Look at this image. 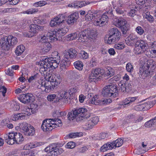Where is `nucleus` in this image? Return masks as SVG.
I'll return each mask as SVG.
<instances>
[{
    "mask_svg": "<svg viewBox=\"0 0 156 156\" xmlns=\"http://www.w3.org/2000/svg\"><path fill=\"white\" fill-rule=\"evenodd\" d=\"M115 10L117 13L118 14H122L123 15V14L124 13V12L122 8L120 7H116Z\"/></svg>",
    "mask_w": 156,
    "mask_h": 156,
    "instance_id": "62",
    "label": "nucleus"
},
{
    "mask_svg": "<svg viewBox=\"0 0 156 156\" xmlns=\"http://www.w3.org/2000/svg\"><path fill=\"white\" fill-rule=\"evenodd\" d=\"M87 35H88L87 39H90L95 38L97 36V34L93 31H91L90 30H87Z\"/></svg>",
    "mask_w": 156,
    "mask_h": 156,
    "instance_id": "38",
    "label": "nucleus"
},
{
    "mask_svg": "<svg viewBox=\"0 0 156 156\" xmlns=\"http://www.w3.org/2000/svg\"><path fill=\"white\" fill-rule=\"evenodd\" d=\"M42 58L40 63V71L42 72H46L50 71L49 68H54L58 66V64L60 62V60H57L56 59H54L53 62L49 61L48 58L43 57Z\"/></svg>",
    "mask_w": 156,
    "mask_h": 156,
    "instance_id": "5",
    "label": "nucleus"
},
{
    "mask_svg": "<svg viewBox=\"0 0 156 156\" xmlns=\"http://www.w3.org/2000/svg\"><path fill=\"white\" fill-rule=\"evenodd\" d=\"M61 78V77L59 74H57V75H56L55 78H53L52 77L51 80L54 82L55 84H56V86H57L58 84L60 83L62 80Z\"/></svg>",
    "mask_w": 156,
    "mask_h": 156,
    "instance_id": "35",
    "label": "nucleus"
},
{
    "mask_svg": "<svg viewBox=\"0 0 156 156\" xmlns=\"http://www.w3.org/2000/svg\"><path fill=\"white\" fill-rule=\"evenodd\" d=\"M97 79H99L92 73L90 74L89 77V81L90 82H96Z\"/></svg>",
    "mask_w": 156,
    "mask_h": 156,
    "instance_id": "40",
    "label": "nucleus"
},
{
    "mask_svg": "<svg viewBox=\"0 0 156 156\" xmlns=\"http://www.w3.org/2000/svg\"><path fill=\"white\" fill-rule=\"evenodd\" d=\"M75 68L79 70H82L83 69V62L80 61H77L74 63Z\"/></svg>",
    "mask_w": 156,
    "mask_h": 156,
    "instance_id": "32",
    "label": "nucleus"
},
{
    "mask_svg": "<svg viewBox=\"0 0 156 156\" xmlns=\"http://www.w3.org/2000/svg\"><path fill=\"white\" fill-rule=\"evenodd\" d=\"M87 114L86 115L84 114L85 117L83 116L82 120L83 119L87 120V122L86 123V126L88 129H92L95 125H97L99 121V119L98 116L94 115H91L88 112L87 110L85 108Z\"/></svg>",
    "mask_w": 156,
    "mask_h": 156,
    "instance_id": "8",
    "label": "nucleus"
},
{
    "mask_svg": "<svg viewBox=\"0 0 156 156\" xmlns=\"http://www.w3.org/2000/svg\"><path fill=\"white\" fill-rule=\"evenodd\" d=\"M19 126L25 135L32 136L35 133V129L33 126L28 125L26 122L20 123Z\"/></svg>",
    "mask_w": 156,
    "mask_h": 156,
    "instance_id": "14",
    "label": "nucleus"
},
{
    "mask_svg": "<svg viewBox=\"0 0 156 156\" xmlns=\"http://www.w3.org/2000/svg\"><path fill=\"white\" fill-rule=\"evenodd\" d=\"M118 92L116 85L110 83L103 88L102 94L105 97L114 98L118 96Z\"/></svg>",
    "mask_w": 156,
    "mask_h": 156,
    "instance_id": "4",
    "label": "nucleus"
},
{
    "mask_svg": "<svg viewBox=\"0 0 156 156\" xmlns=\"http://www.w3.org/2000/svg\"><path fill=\"white\" fill-rule=\"evenodd\" d=\"M156 68L155 62L152 59H150L145 62L140 68L139 73L140 77H146L152 75L154 70Z\"/></svg>",
    "mask_w": 156,
    "mask_h": 156,
    "instance_id": "1",
    "label": "nucleus"
},
{
    "mask_svg": "<svg viewBox=\"0 0 156 156\" xmlns=\"http://www.w3.org/2000/svg\"><path fill=\"white\" fill-rule=\"evenodd\" d=\"M87 31L86 30L81 31L80 32L79 31L78 40L79 42H84L87 40L88 36Z\"/></svg>",
    "mask_w": 156,
    "mask_h": 156,
    "instance_id": "23",
    "label": "nucleus"
},
{
    "mask_svg": "<svg viewBox=\"0 0 156 156\" xmlns=\"http://www.w3.org/2000/svg\"><path fill=\"white\" fill-rule=\"evenodd\" d=\"M145 18L148 21L151 23L153 22L155 20V18H154L153 16H151L148 12H147L146 14Z\"/></svg>",
    "mask_w": 156,
    "mask_h": 156,
    "instance_id": "45",
    "label": "nucleus"
},
{
    "mask_svg": "<svg viewBox=\"0 0 156 156\" xmlns=\"http://www.w3.org/2000/svg\"><path fill=\"white\" fill-rule=\"evenodd\" d=\"M98 16L97 14V12L94 10H89L88 11V13L86 15L85 18L86 20L88 21L95 20L96 17Z\"/></svg>",
    "mask_w": 156,
    "mask_h": 156,
    "instance_id": "21",
    "label": "nucleus"
},
{
    "mask_svg": "<svg viewBox=\"0 0 156 156\" xmlns=\"http://www.w3.org/2000/svg\"><path fill=\"white\" fill-rule=\"evenodd\" d=\"M125 45L122 43L117 44L115 45L114 48L117 49H122L125 47Z\"/></svg>",
    "mask_w": 156,
    "mask_h": 156,
    "instance_id": "51",
    "label": "nucleus"
},
{
    "mask_svg": "<svg viewBox=\"0 0 156 156\" xmlns=\"http://www.w3.org/2000/svg\"><path fill=\"white\" fill-rule=\"evenodd\" d=\"M108 136V134L105 133H101L96 138V139L101 140V139H104Z\"/></svg>",
    "mask_w": 156,
    "mask_h": 156,
    "instance_id": "48",
    "label": "nucleus"
},
{
    "mask_svg": "<svg viewBox=\"0 0 156 156\" xmlns=\"http://www.w3.org/2000/svg\"><path fill=\"white\" fill-rule=\"evenodd\" d=\"M25 50V47L23 45L18 46L16 50L15 53L18 55H20Z\"/></svg>",
    "mask_w": 156,
    "mask_h": 156,
    "instance_id": "30",
    "label": "nucleus"
},
{
    "mask_svg": "<svg viewBox=\"0 0 156 156\" xmlns=\"http://www.w3.org/2000/svg\"><path fill=\"white\" fill-rule=\"evenodd\" d=\"M30 31L33 32L35 35L37 34L39 31L44 30V27L36 24H32L30 26Z\"/></svg>",
    "mask_w": 156,
    "mask_h": 156,
    "instance_id": "22",
    "label": "nucleus"
},
{
    "mask_svg": "<svg viewBox=\"0 0 156 156\" xmlns=\"http://www.w3.org/2000/svg\"><path fill=\"white\" fill-rule=\"evenodd\" d=\"M51 48V45L49 42H46L43 44V47L41 49V51L44 54L48 52Z\"/></svg>",
    "mask_w": 156,
    "mask_h": 156,
    "instance_id": "26",
    "label": "nucleus"
},
{
    "mask_svg": "<svg viewBox=\"0 0 156 156\" xmlns=\"http://www.w3.org/2000/svg\"><path fill=\"white\" fill-rule=\"evenodd\" d=\"M126 70L129 72H131L133 71V67L130 63L129 62L126 65Z\"/></svg>",
    "mask_w": 156,
    "mask_h": 156,
    "instance_id": "55",
    "label": "nucleus"
},
{
    "mask_svg": "<svg viewBox=\"0 0 156 156\" xmlns=\"http://www.w3.org/2000/svg\"><path fill=\"white\" fill-rule=\"evenodd\" d=\"M5 141L8 144L12 145L16 143L17 144H21L24 138L22 134L20 133H9L4 137Z\"/></svg>",
    "mask_w": 156,
    "mask_h": 156,
    "instance_id": "3",
    "label": "nucleus"
},
{
    "mask_svg": "<svg viewBox=\"0 0 156 156\" xmlns=\"http://www.w3.org/2000/svg\"><path fill=\"white\" fill-rule=\"evenodd\" d=\"M0 92L2 93L3 97L5 96V93L7 91V88L4 86H1L0 87Z\"/></svg>",
    "mask_w": 156,
    "mask_h": 156,
    "instance_id": "61",
    "label": "nucleus"
},
{
    "mask_svg": "<svg viewBox=\"0 0 156 156\" xmlns=\"http://www.w3.org/2000/svg\"><path fill=\"white\" fill-rule=\"evenodd\" d=\"M37 11L35 9L31 8L28 9L27 10L24 12V13H26L27 14H32L37 12Z\"/></svg>",
    "mask_w": 156,
    "mask_h": 156,
    "instance_id": "57",
    "label": "nucleus"
},
{
    "mask_svg": "<svg viewBox=\"0 0 156 156\" xmlns=\"http://www.w3.org/2000/svg\"><path fill=\"white\" fill-rule=\"evenodd\" d=\"M41 83H38L37 88L41 90L42 92L49 93L51 91L53 90L57 87L56 84L51 80L50 81L45 80H41Z\"/></svg>",
    "mask_w": 156,
    "mask_h": 156,
    "instance_id": "7",
    "label": "nucleus"
},
{
    "mask_svg": "<svg viewBox=\"0 0 156 156\" xmlns=\"http://www.w3.org/2000/svg\"><path fill=\"white\" fill-rule=\"evenodd\" d=\"M108 20V16L105 14H103L101 16H97L94 22L96 26L102 27L104 26Z\"/></svg>",
    "mask_w": 156,
    "mask_h": 156,
    "instance_id": "17",
    "label": "nucleus"
},
{
    "mask_svg": "<svg viewBox=\"0 0 156 156\" xmlns=\"http://www.w3.org/2000/svg\"><path fill=\"white\" fill-rule=\"evenodd\" d=\"M82 136V133H70L69 134V136L70 138H75L77 136L80 137Z\"/></svg>",
    "mask_w": 156,
    "mask_h": 156,
    "instance_id": "41",
    "label": "nucleus"
},
{
    "mask_svg": "<svg viewBox=\"0 0 156 156\" xmlns=\"http://www.w3.org/2000/svg\"><path fill=\"white\" fill-rule=\"evenodd\" d=\"M68 94L67 92L65 91H61L58 94L59 95L61 98L60 101H62L64 103H66L68 101L67 98L68 96L67 95Z\"/></svg>",
    "mask_w": 156,
    "mask_h": 156,
    "instance_id": "24",
    "label": "nucleus"
},
{
    "mask_svg": "<svg viewBox=\"0 0 156 156\" xmlns=\"http://www.w3.org/2000/svg\"><path fill=\"white\" fill-rule=\"evenodd\" d=\"M135 109L137 111H144L143 104H140L136 106Z\"/></svg>",
    "mask_w": 156,
    "mask_h": 156,
    "instance_id": "59",
    "label": "nucleus"
},
{
    "mask_svg": "<svg viewBox=\"0 0 156 156\" xmlns=\"http://www.w3.org/2000/svg\"><path fill=\"white\" fill-rule=\"evenodd\" d=\"M39 74H36L34 75L33 76H32L30 77L28 79V81L29 82H31L33 80H35L39 78Z\"/></svg>",
    "mask_w": 156,
    "mask_h": 156,
    "instance_id": "56",
    "label": "nucleus"
},
{
    "mask_svg": "<svg viewBox=\"0 0 156 156\" xmlns=\"http://www.w3.org/2000/svg\"><path fill=\"white\" fill-rule=\"evenodd\" d=\"M99 99H98L99 100ZM98 99L97 96L95 95L93 97V98L91 99L90 101V102H91L92 104H94L95 105H97L99 104V103L98 102Z\"/></svg>",
    "mask_w": 156,
    "mask_h": 156,
    "instance_id": "50",
    "label": "nucleus"
},
{
    "mask_svg": "<svg viewBox=\"0 0 156 156\" xmlns=\"http://www.w3.org/2000/svg\"><path fill=\"white\" fill-rule=\"evenodd\" d=\"M119 85L120 87V89L123 92H127V90L126 87V85H125V83H120L119 84Z\"/></svg>",
    "mask_w": 156,
    "mask_h": 156,
    "instance_id": "63",
    "label": "nucleus"
},
{
    "mask_svg": "<svg viewBox=\"0 0 156 156\" xmlns=\"http://www.w3.org/2000/svg\"><path fill=\"white\" fill-rule=\"evenodd\" d=\"M47 99L49 101L55 103L59 102L60 100V98L58 97L55 94H52L48 95Z\"/></svg>",
    "mask_w": 156,
    "mask_h": 156,
    "instance_id": "25",
    "label": "nucleus"
},
{
    "mask_svg": "<svg viewBox=\"0 0 156 156\" xmlns=\"http://www.w3.org/2000/svg\"><path fill=\"white\" fill-rule=\"evenodd\" d=\"M2 45L4 49L8 50L11 46L16 44L18 40L16 37L9 35L6 39L2 40Z\"/></svg>",
    "mask_w": 156,
    "mask_h": 156,
    "instance_id": "12",
    "label": "nucleus"
},
{
    "mask_svg": "<svg viewBox=\"0 0 156 156\" xmlns=\"http://www.w3.org/2000/svg\"><path fill=\"white\" fill-rule=\"evenodd\" d=\"M20 101L23 103L29 104L33 101V98L29 94L20 95L18 97Z\"/></svg>",
    "mask_w": 156,
    "mask_h": 156,
    "instance_id": "19",
    "label": "nucleus"
},
{
    "mask_svg": "<svg viewBox=\"0 0 156 156\" xmlns=\"http://www.w3.org/2000/svg\"><path fill=\"white\" fill-rule=\"evenodd\" d=\"M87 113L85 108H76L74 110L68 113L67 118L69 120L71 121L73 120L76 117H78L80 118H81L80 119L81 120L83 116L84 117L83 115H85L84 114L86 115V114Z\"/></svg>",
    "mask_w": 156,
    "mask_h": 156,
    "instance_id": "9",
    "label": "nucleus"
},
{
    "mask_svg": "<svg viewBox=\"0 0 156 156\" xmlns=\"http://www.w3.org/2000/svg\"><path fill=\"white\" fill-rule=\"evenodd\" d=\"M78 33L79 31H77L68 34L67 35V38L70 41L75 40L76 39L77 37H78Z\"/></svg>",
    "mask_w": 156,
    "mask_h": 156,
    "instance_id": "33",
    "label": "nucleus"
},
{
    "mask_svg": "<svg viewBox=\"0 0 156 156\" xmlns=\"http://www.w3.org/2000/svg\"><path fill=\"white\" fill-rule=\"evenodd\" d=\"M78 88L76 87H73L70 89L69 93H71V94H73L78 92Z\"/></svg>",
    "mask_w": 156,
    "mask_h": 156,
    "instance_id": "60",
    "label": "nucleus"
},
{
    "mask_svg": "<svg viewBox=\"0 0 156 156\" xmlns=\"http://www.w3.org/2000/svg\"><path fill=\"white\" fill-rule=\"evenodd\" d=\"M77 55V52L73 48H70L64 53L63 59L60 63L61 68L65 69L71 64L70 59H75Z\"/></svg>",
    "mask_w": 156,
    "mask_h": 156,
    "instance_id": "2",
    "label": "nucleus"
},
{
    "mask_svg": "<svg viewBox=\"0 0 156 156\" xmlns=\"http://www.w3.org/2000/svg\"><path fill=\"white\" fill-rule=\"evenodd\" d=\"M94 75L97 77L98 79H100L101 77V76L104 73V71L103 70L101 69L100 68L95 69L94 70L92 71Z\"/></svg>",
    "mask_w": 156,
    "mask_h": 156,
    "instance_id": "27",
    "label": "nucleus"
},
{
    "mask_svg": "<svg viewBox=\"0 0 156 156\" xmlns=\"http://www.w3.org/2000/svg\"><path fill=\"white\" fill-rule=\"evenodd\" d=\"M37 105L36 104H33L31 105L30 108H28V111H27L29 112L30 114V112L31 113L33 114L34 112H36V111L37 109Z\"/></svg>",
    "mask_w": 156,
    "mask_h": 156,
    "instance_id": "34",
    "label": "nucleus"
},
{
    "mask_svg": "<svg viewBox=\"0 0 156 156\" xmlns=\"http://www.w3.org/2000/svg\"><path fill=\"white\" fill-rule=\"evenodd\" d=\"M68 30L69 29L66 27H64L62 28H59L57 31L54 30L50 31L48 33L47 36L49 37L51 41H56L60 40V34H66Z\"/></svg>",
    "mask_w": 156,
    "mask_h": 156,
    "instance_id": "10",
    "label": "nucleus"
},
{
    "mask_svg": "<svg viewBox=\"0 0 156 156\" xmlns=\"http://www.w3.org/2000/svg\"><path fill=\"white\" fill-rule=\"evenodd\" d=\"M109 37L106 42L107 44H112L118 41L121 38V32L116 27L111 28L109 30Z\"/></svg>",
    "mask_w": 156,
    "mask_h": 156,
    "instance_id": "6",
    "label": "nucleus"
},
{
    "mask_svg": "<svg viewBox=\"0 0 156 156\" xmlns=\"http://www.w3.org/2000/svg\"><path fill=\"white\" fill-rule=\"evenodd\" d=\"M120 28H121V31L123 34H126L129 29V26L127 23H126V24L122 26Z\"/></svg>",
    "mask_w": 156,
    "mask_h": 156,
    "instance_id": "43",
    "label": "nucleus"
},
{
    "mask_svg": "<svg viewBox=\"0 0 156 156\" xmlns=\"http://www.w3.org/2000/svg\"><path fill=\"white\" fill-rule=\"evenodd\" d=\"M136 31L140 35H142L144 32L143 28L140 26L137 27L136 29Z\"/></svg>",
    "mask_w": 156,
    "mask_h": 156,
    "instance_id": "52",
    "label": "nucleus"
},
{
    "mask_svg": "<svg viewBox=\"0 0 156 156\" xmlns=\"http://www.w3.org/2000/svg\"><path fill=\"white\" fill-rule=\"evenodd\" d=\"M106 75L108 76L111 77L114 75V70L110 67H108L107 69L105 72Z\"/></svg>",
    "mask_w": 156,
    "mask_h": 156,
    "instance_id": "36",
    "label": "nucleus"
},
{
    "mask_svg": "<svg viewBox=\"0 0 156 156\" xmlns=\"http://www.w3.org/2000/svg\"><path fill=\"white\" fill-rule=\"evenodd\" d=\"M125 85H126V88L127 90V92H129L132 89V83L130 81L129 83L128 81L125 82Z\"/></svg>",
    "mask_w": 156,
    "mask_h": 156,
    "instance_id": "49",
    "label": "nucleus"
},
{
    "mask_svg": "<svg viewBox=\"0 0 156 156\" xmlns=\"http://www.w3.org/2000/svg\"><path fill=\"white\" fill-rule=\"evenodd\" d=\"M81 56L80 57L83 59H87L88 57V54L84 51H82L80 53Z\"/></svg>",
    "mask_w": 156,
    "mask_h": 156,
    "instance_id": "54",
    "label": "nucleus"
},
{
    "mask_svg": "<svg viewBox=\"0 0 156 156\" xmlns=\"http://www.w3.org/2000/svg\"><path fill=\"white\" fill-rule=\"evenodd\" d=\"M44 151L47 152L46 156H57L63 152L62 148H57L56 145L55 144L49 145L45 148Z\"/></svg>",
    "mask_w": 156,
    "mask_h": 156,
    "instance_id": "11",
    "label": "nucleus"
},
{
    "mask_svg": "<svg viewBox=\"0 0 156 156\" xmlns=\"http://www.w3.org/2000/svg\"><path fill=\"white\" fill-rule=\"evenodd\" d=\"M143 104L144 110H147L154 106L153 103L151 101L148 102Z\"/></svg>",
    "mask_w": 156,
    "mask_h": 156,
    "instance_id": "39",
    "label": "nucleus"
},
{
    "mask_svg": "<svg viewBox=\"0 0 156 156\" xmlns=\"http://www.w3.org/2000/svg\"><path fill=\"white\" fill-rule=\"evenodd\" d=\"M122 144L123 140L119 138L112 143L108 142L104 144L101 147L100 150L102 151L105 152L107 150L112 149L114 146L115 147H119Z\"/></svg>",
    "mask_w": 156,
    "mask_h": 156,
    "instance_id": "13",
    "label": "nucleus"
},
{
    "mask_svg": "<svg viewBox=\"0 0 156 156\" xmlns=\"http://www.w3.org/2000/svg\"><path fill=\"white\" fill-rule=\"evenodd\" d=\"M51 58L53 59H57V60H60V56L58 55V53L56 51L52 52L51 54Z\"/></svg>",
    "mask_w": 156,
    "mask_h": 156,
    "instance_id": "46",
    "label": "nucleus"
},
{
    "mask_svg": "<svg viewBox=\"0 0 156 156\" xmlns=\"http://www.w3.org/2000/svg\"><path fill=\"white\" fill-rule=\"evenodd\" d=\"M145 126L148 127L155 126L153 122L152 119L151 120L146 122L145 124Z\"/></svg>",
    "mask_w": 156,
    "mask_h": 156,
    "instance_id": "53",
    "label": "nucleus"
},
{
    "mask_svg": "<svg viewBox=\"0 0 156 156\" xmlns=\"http://www.w3.org/2000/svg\"><path fill=\"white\" fill-rule=\"evenodd\" d=\"M135 45L138 46V47L141 48L143 50H145L148 52L149 51L151 54L156 55V41H155L152 44V48L151 49L147 50L148 48L147 44L142 40H139L135 44Z\"/></svg>",
    "mask_w": 156,
    "mask_h": 156,
    "instance_id": "15",
    "label": "nucleus"
},
{
    "mask_svg": "<svg viewBox=\"0 0 156 156\" xmlns=\"http://www.w3.org/2000/svg\"><path fill=\"white\" fill-rule=\"evenodd\" d=\"M43 20H40L37 18H34L33 20L34 24H39L43 23Z\"/></svg>",
    "mask_w": 156,
    "mask_h": 156,
    "instance_id": "64",
    "label": "nucleus"
},
{
    "mask_svg": "<svg viewBox=\"0 0 156 156\" xmlns=\"http://www.w3.org/2000/svg\"><path fill=\"white\" fill-rule=\"evenodd\" d=\"M25 118V115L23 113L14 114L13 115L12 120L16 121L19 119H23Z\"/></svg>",
    "mask_w": 156,
    "mask_h": 156,
    "instance_id": "28",
    "label": "nucleus"
},
{
    "mask_svg": "<svg viewBox=\"0 0 156 156\" xmlns=\"http://www.w3.org/2000/svg\"><path fill=\"white\" fill-rule=\"evenodd\" d=\"M66 17L64 14H59L51 21L50 24L51 27L59 26L64 22Z\"/></svg>",
    "mask_w": 156,
    "mask_h": 156,
    "instance_id": "16",
    "label": "nucleus"
},
{
    "mask_svg": "<svg viewBox=\"0 0 156 156\" xmlns=\"http://www.w3.org/2000/svg\"><path fill=\"white\" fill-rule=\"evenodd\" d=\"M98 102L100 104H108L112 101L111 100L107 99H102L98 100Z\"/></svg>",
    "mask_w": 156,
    "mask_h": 156,
    "instance_id": "47",
    "label": "nucleus"
},
{
    "mask_svg": "<svg viewBox=\"0 0 156 156\" xmlns=\"http://www.w3.org/2000/svg\"><path fill=\"white\" fill-rule=\"evenodd\" d=\"M66 147L67 148H73L75 147V143L73 142H69L66 144Z\"/></svg>",
    "mask_w": 156,
    "mask_h": 156,
    "instance_id": "58",
    "label": "nucleus"
},
{
    "mask_svg": "<svg viewBox=\"0 0 156 156\" xmlns=\"http://www.w3.org/2000/svg\"><path fill=\"white\" fill-rule=\"evenodd\" d=\"M79 18V14L75 12L71 14L67 17L66 19L67 23L69 24L74 23L76 22Z\"/></svg>",
    "mask_w": 156,
    "mask_h": 156,
    "instance_id": "20",
    "label": "nucleus"
},
{
    "mask_svg": "<svg viewBox=\"0 0 156 156\" xmlns=\"http://www.w3.org/2000/svg\"><path fill=\"white\" fill-rule=\"evenodd\" d=\"M47 35L48 34H47V36L44 35H43V36H41L40 37V39L39 40V42L44 44L46 42H48V37L50 39L49 37H48Z\"/></svg>",
    "mask_w": 156,
    "mask_h": 156,
    "instance_id": "42",
    "label": "nucleus"
},
{
    "mask_svg": "<svg viewBox=\"0 0 156 156\" xmlns=\"http://www.w3.org/2000/svg\"><path fill=\"white\" fill-rule=\"evenodd\" d=\"M51 119H47L43 121L41 128L44 131H50L56 127L55 126H52L51 125Z\"/></svg>",
    "mask_w": 156,
    "mask_h": 156,
    "instance_id": "18",
    "label": "nucleus"
},
{
    "mask_svg": "<svg viewBox=\"0 0 156 156\" xmlns=\"http://www.w3.org/2000/svg\"><path fill=\"white\" fill-rule=\"evenodd\" d=\"M115 22V26L119 27H120L126 24V23H127L126 20H125L124 19L121 18L116 19Z\"/></svg>",
    "mask_w": 156,
    "mask_h": 156,
    "instance_id": "29",
    "label": "nucleus"
},
{
    "mask_svg": "<svg viewBox=\"0 0 156 156\" xmlns=\"http://www.w3.org/2000/svg\"><path fill=\"white\" fill-rule=\"evenodd\" d=\"M134 50L135 51V53L137 55L145 52V51H147L145 50H143V49L142 48H141L136 45H135Z\"/></svg>",
    "mask_w": 156,
    "mask_h": 156,
    "instance_id": "37",
    "label": "nucleus"
},
{
    "mask_svg": "<svg viewBox=\"0 0 156 156\" xmlns=\"http://www.w3.org/2000/svg\"><path fill=\"white\" fill-rule=\"evenodd\" d=\"M138 37L135 35L130 34L129 37L127 40L128 41L129 40V42L130 43L131 45H132V44H133L134 43L135 44V43L138 41Z\"/></svg>",
    "mask_w": 156,
    "mask_h": 156,
    "instance_id": "31",
    "label": "nucleus"
},
{
    "mask_svg": "<svg viewBox=\"0 0 156 156\" xmlns=\"http://www.w3.org/2000/svg\"><path fill=\"white\" fill-rule=\"evenodd\" d=\"M126 2H125V0H119L116 3L117 7L122 8L124 6Z\"/></svg>",
    "mask_w": 156,
    "mask_h": 156,
    "instance_id": "44",
    "label": "nucleus"
}]
</instances>
